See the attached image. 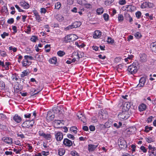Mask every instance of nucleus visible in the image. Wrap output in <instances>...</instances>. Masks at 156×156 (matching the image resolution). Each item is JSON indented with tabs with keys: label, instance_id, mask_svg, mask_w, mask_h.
I'll return each mask as SVG.
<instances>
[{
	"label": "nucleus",
	"instance_id": "29",
	"mask_svg": "<svg viewBox=\"0 0 156 156\" xmlns=\"http://www.w3.org/2000/svg\"><path fill=\"white\" fill-rule=\"evenodd\" d=\"M43 137L45 139L49 140H50L51 139V136L50 134H46L44 133Z\"/></svg>",
	"mask_w": 156,
	"mask_h": 156
},
{
	"label": "nucleus",
	"instance_id": "36",
	"mask_svg": "<svg viewBox=\"0 0 156 156\" xmlns=\"http://www.w3.org/2000/svg\"><path fill=\"white\" fill-rule=\"evenodd\" d=\"M44 48L46 49L45 51L46 52H49L50 51V45L46 44L45 45Z\"/></svg>",
	"mask_w": 156,
	"mask_h": 156
},
{
	"label": "nucleus",
	"instance_id": "17",
	"mask_svg": "<svg viewBox=\"0 0 156 156\" xmlns=\"http://www.w3.org/2000/svg\"><path fill=\"white\" fill-rule=\"evenodd\" d=\"M98 144L96 145L92 144H89L88 145V150L89 151H94V150L97 147Z\"/></svg>",
	"mask_w": 156,
	"mask_h": 156
},
{
	"label": "nucleus",
	"instance_id": "34",
	"mask_svg": "<svg viewBox=\"0 0 156 156\" xmlns=\"http://www.w3.org/2000/svg\"><path fill=\"white\" fill-rule=\"evenodd\" d=\"M77 128L75 126L71 127L70 129V130L72 132H73L75 133H77Z\"/></svg>",
	"mask_w": 156,
	"mask_h": 156
},
{
	"label": "nucleus",
	"instance_id": "53",
	"mask_svg": "<svg viewBox=\"0 0 156 156\" xmlns=\"http://www.w3.org/2000/svg\"><path fill=\"white\" fill-rule=\"evenodd\" d=\"M103 16L105 20L106 21L108 20L109 19V16L108 14L106 13H104L103 15Z\"/></svg>",
	"mask_w": 156,
	"mask_h": 156
},
{
	"label": "nucleus",
	"instance_id": "43",
	"mask_svg": "<svg viewBox=\"0 0 156 156\" xmlns=\"http://www.w3.org/2000/svg\"><path fill=\"white\" fill-rule=\"evenodd\" d=\"M114 40L111 37H108L107 39V41L108 43L110 44H112L114 42Z\"/></svg>",
	"mask_w": 156,
	"mask_h": 156
},
{
	"label": "nucleus",
	"instance_id": "13",
	"mask_svg": "<svg viewBox=\"0 0 156 156\" xmlns=\"http://www.w3.org/2000/svg\"><path fill=\"white\" fill-rule=\"evenodd\" d=\"M20 5L22 7L23 9H28L30 7V5L29 4L26 2L24 0L21 1L20 3Z\"/></svg>",
	"mask_w": 156,
	"mask_h": 156
},
{
	"label": "nucleus",
	"instance_id": "33",
	"mask_svg": "<svg viewBox=\"0 0 156 156\" xmlns=\"http://www.w3.org/2000/svg\"><path fill=\"white\" fill-rule=\"evenodd\" d=\"M104 11L103 9L102 8H98L97 10V12L98 14L100 15L102 14Z\"/></svg>",
	"mask_w": 156,
	"mask_h": 156
},
{
	"label": "nucleus",
	"instance_id": "62",
	"mask_svg": "<svg viewBox=\"0 0 156 156\" xmlns=\"http://www.w3.org/2000/svg\"><path fill=\"white\" fill-rule=\"evenodd\" d=\"M17 135L18 136L20 137L21 138H24V135L21 132L18 133Z\"/></svg>",
	"mask_w": 156,
	"mask_h": 156
},
{
	"label": "nucleus",
	"instance_id": "10",
	"mask_svg": "<svg viewBox=\"0 0 156 156\" xmlns=\"http://www.w3.org/2000/svg\"><path fill=\"white\" fill-rule=\"evenodd\" d=\"M63 143L64 145L68 147H70L73 145L72 142L66 138L64 139Z\"/></svg>",
	"mask_w": 156,
	"mask_h": 156
},
{
	"label": "nucleus",
	"instance_id": "55",
	"mask_svg": "<svg viewBox=\"0 0 156 156\" xmlns=\"http://www.w3.org/2000/svg\"><path fill=\"white\" fill-rule=\"evenodd\" d=\"M83 5L87 9L91 8L92 7V5L90 3H87V2H86V4H84Z\"/></svg>",
	"mask_w": 156,
	"mask_h": 156
},
{
	"label": "nucleus",
	"instance_id": "11",
	"mask_svg": "<svg viewBox=\"0 0 156 156\" xmlns=\"http://www.w3.org/2000/svg\"><path fill=\"white\" fill-rule=\"evenodd\" d=\"M118 144L119 147L121 148H124L127 147L126 142L123 139L119 140Z\"/></svg>",
	"mask_w": 156,
	"mask_h": 156
},
{
	"label": "nucleus",
	"instance_id": "48",
	"mask_svg": "<svg viewBox=\"0 0 156 156\" xmlns=\"http://www.w3.org/2000/svg\"><path fill=\"white\" fill-rule=\"evenodd\" d=\"M27 29L25 32L28 34H30L31 31V27L30 25H28L27 27Z\"/></svg>",
	"mask_w": 156,
	"mask_h": 156
},
{
	"label": "nucleus",
	"instance_id": "40",
	"mask_svg": "<svg viewBox=\"0 0 156 156\" xmlns=\"http://www.w3.org/2000/svg\"><path fill=\"white\" fill-rule=\"evenodd\" d=\"M65 54V52L62 51H59L57 52L58 55L60 57H62Z\"/></svg>",
	"mask_w": 156,
	"mask_h": 156
},
{
	"label": "nucleus",
	"instance_id": "39",
	"mask_svg": "<svg viewBox=\"0 0 156 156\" xmlns=\"http://www.w3.org/2000/svg\"><path fill=\"white\" fill-rule=\"evenodd\" d=\"M114 0H106L105 2V4L106 5H108L112 3Z\"/></svg>",
	"mask_w": 156,
	"mask_h": 156
},
{
	"label": "nucleus",
	"instance_id": "23",
	"mask_svg": "<svg viewBox=\"0 0 156 156\" xmlns=\"http://www.w3.org/2000/svg\"><path fill=\"white\" fill-rule=\"evenodd\" d=\"M55 18L58 21L61 22L64 20V17L61 14H57L55 16Z\"/></svg>",
	"mask_w": 156,
	"mask_h": 156
},
{
	"label": "nucleus",
	"instance_id": "49",
	"mask_svg": "<svg viewBox=\"0 0 156 156\" xmlns=\"http://www.w3.org/2000/svg\"><path fill=\"white\" fill-rule=\"evenodd\" d=\"M70 154L71 156H79L78 154L75 151H71Z\"/></svg>",
	"mask_w": 156,
	"mask_h": 156
},
{
	"label": "nucleus",
	"instance_id": "37",
	"mask_svg": "<svg viewBox=\"0 0 156 156\" xmlns=\"http://www.w3.org/2000/svg\"><path fill=\"white\" fill-rule=\"evenodd\" d=\"M29 73L27 70H24L22 72L21 75V77H23L25 76H26L28 75Z\"/></svg>",
	"mask_w": 156,
	"mask_h": 156
},
{
	"label": "nucleus",
	"instance_id": "12",
	"mask_svg": "<svg viewBox=\"0 0 156 156\" xmlns=\"http://www.w3.org/2000/svg\"><path fill=\"white\" fill-rule=\"evenodd\" d=\"M146 82V78L144 77L141 78L139 80V83L137 85V87H143L144 86Z\"/></svg>",
	"mask_w": 156,
	"mask_h": 156
},
{
	"label": "nucleus",
	"instance_id": "46",
	"mask_svg": "<svg viewBox=\"0 0 156 156\" xmlns=\"http://www.w3.org/2000/svg\"><path fill=\"white\" fill-rule=\"evenodd\" d=\"M124 19L123 16L122 14H119V15L118 17V20L119 22H121Z\"/></svg>",
	"mask_w": 156,
	"mask_h": 156
},
{
	"label": "nucleus",
	"instance_id": "7",
	"mask_svg": "<svg viewBox=\"0 0 156 156\" xmlns=\"http://www.w3.org/2000/svg\"><path fill=\"white\" fill-rule=\"evenodd\" d=\"M34 123L33 121H27L24 122L22 124V127L27 128H31Z\"/></svg>",
	"mask_w": 156,
	"mask_h": 156
},
{
	"label": "nucleus",
	"instance_id": "30",
	"mask_svg": "<svg viewBox=\"0 0 156 156\" xmlns=\"http://www.w3.org/2000/svg\"><path fill=\"white\" fill-rule=\"evenodd\" d=\"M27 148L30 152H32L33 151L32 147L30 144H28L26 145Z\"/></svg>",
	"mask_w": 156,
	"mask_h": 156
},
{
	"label": "nucleus",
	"instance_id": "63",
	"mask_svg": "<svg viewBox=\"0 0 156 156\" xmlns=\"http://www.w3.org/2000/svg\"><path fill=\"white\" fill-rule=\"evenodd\" d=\"M41 155L44 156H47L49 154V153L48 151L45 152V151H43L41 152Z\"/></svg>",
	"mask_w": 156,
	"mask_h": 156
},
{
	"label": "nucleus",
	"instance_id": "16",
	"mask_svg": "<svg viewBox=\"0 0 156 156\" xmlns=\"http://www.w3.org/2000/svg\"><path fill=\"white\" fill-rule=\"evenodd\" d=\"M22 63L23 66L24 67L28 66L31 63V62H29L28 60H27L25 59L24 58L23 60Z\"/></svg>",
	"mask_w": 156,
	"mask_h": 156
},
{
	"label": "nucleus",
	"instance_id": "32",
	"mask_svg": "<svg viewBox=\"0 0 156 156\" xmlns=\"http://www.w3.org/2000/svg\"><path fill=\"white\" fill-rule=\"evenodd\" d=\"M30 40L32 42H35L38 40L37 37L36 36H32L31 37Z\"/></svg>",
	"mask_w": 156,
	"mask_h": 156
},
{
	"label": "nucleus",
	"instance_id": "56",
	"mask_svg": "<svg viewBox=\"0 0 156 156\" xmlns=\"http://www.w3.org/2000/svg\"><path fill=\"white\" fill-rule=\"evenodd\" d=\"M9 34L5 32H3V34L1 35L2 38L4 39L5 38L6 36H8Z\"/></svg>",
	"mask_w": 156,
	"mask_h": 156
},
{
	"label": "nucleus",
	"instance_id": "58",
	"mask_svg": "<svg viewBox=\"0 0 156 156\" xmlns=\"http://www.w3.org/2000/svg\"><path fill=\"white\" fill-rule=\"evenodd\" d=\"M134 36L137 38H139L140 37L141 35L139 32H137L135 33Z\"/></svg>",
	"mask_w": 156,
	"mask_h": 156
},
{
	"label": "nucleus",
	"instance_id": "2",
	"mask_svg": "<svg viewBox=\"0 0 156 156\" xmlns=\"http://www.w3.org/2000/svg\"><path fill=\"white\" fill-rule=\"evenodd\" d=\"M81 24V22L76 21L74 22L71 25H70L66 27L65 30H68L74 28H76L80 27Z\"/></svg>",
	"mask_w": 156,
	"mask_h": 156
},
{
	"label": "nucleus",
	"instance_id": "50",
	"mask_svg": "<svg viewBox=\"0 0 156 156\" xmlns=\"http://www.w3.org/2000/svg\"><path fill=\"white\" fill-rule=\"evenodd\" d=\"M0 119L4 120L6 119V117L3 114H0Z\"/></svg>",
	"mask_w": 156,
	"mask_h": 156
},
{
	"label": "nucleus",
	"instance_id": "52",
	"mask_svg": "<svg viewBox=\"0 0 156 156\" xmlns=\"http://www.w3.org/2000/svg\"><path fill=\"white\" fill-rule=\"evenodd\" d=\"M141 15V12L140 11L137 12L136 13V17L138 19H139Z\"/></svg>",
	"mask_w": 156,
	"mask_h": 156
},
{
	"label": "nucleus",
	"instance_id": "28",
	"mask_svg": "<svg viewBox=\"0 0 156 156\" xmlns=\"http://www.w3.org/2000/svg\"><path fill=\"white\" fill-rule=\"evenodd\" d=\"M50 63L53 64H55L57 62V58L55 57H53L49 60Z\"/></svg>",
	"mask_w": 156,
	"mask_h": 156
},
{
	"label": "nucleus",
	"instance_id": "19",
	"mask_svg": "<svg viewBox=\"0 0 156 156\" xmlns=\"http://www.w3.org/2000/svg\"><path fill=\"white\" fill-rule=\"evenodd\" d=\"M135 128L131 127L127 130V133L128 134H133L134 133Z\"/></svg>",
	"mask_w": 156,
	"mask_h": 156
},
{
	"label": "nucleus",
	"instance_id": "3",
	"mask_svg": "<svg viewBox=\"0 0 156 156\" xmlns=\"http://www.w3.org/2000/svg\"><path fill=\"white\" fill-rule=\"evenodd\" d=\"M136 9V7L132 5H128L124 6L122 7V9L126 12H132Z\"/></svg>",
	"mask_w": 156,
	"mask_h": 156
},
{
	"label": "nucleus",
	"instance_id": "4",
	"mask_svg": "<svg viewBox=\"0 0 156 156\" xmlns=\"http://www.w3.org/2000/svg\"><path fill=\"white\" fill-rule=\"evenodd\" d=\"M129 116L128 111H126L120 113L118 115L119 118L121 119H126Z\"/></svg>",
	"mask_w": 156,
	"mask_h": 156
},
{
	"label": "nucleus",
	"instance_id": "18",
	"mask_svg": "<svg viewBox=\"0 0 156 156\" xmlns=\"http://www.w3.org/2000/svg\"><path fill=\"white\" fill-rule=\"evenodd\" d=\"M2 140L4 141L5 143L7 144H12V139L10 137H4L3 138Z\"/></svg>",
	"mask_w": 156,
	"mask_h": 156
},
{
	"label": "nucleus",
	"instance_id": "1",
	"mask_svg": "<svg viewBox=\"0 0 156 156\" xmlns=\"http://www.w3.org/2000/svg\"><path fill=\"white\" fill-rule=\"evenodd\" d=\"M78 38L77 35L72 34L66 36L64 38V41L66 43L69 42L76 40Z\"/></svg>",
	"mask_w": 156,
	"mask_h": 156
},
{
	"label": "nucleus",
	"instance_id": "26",
	"mask_svg": "<svg viewBox=\"0 0 156 156\" xmlns=\"http://www.w3.org/2000/svg\"><path fill=\"white\" fill-rule=\"evenodd\" d=\"M65 152V150L63 148H60L58 150V153L59 155L60 156L63 155Z\"/></svg>",
	"mask_w": 156,
	"mask_h": 156
},
{
	"label": "nucleus",
	"instance_id": "24",
	"mask_svg": "<svg viewBox=\"0 0 156 156\" xmlns=\"http://www.w3.org/2000/svg\"><path fill=\"white\" fill-rule=\"evenodd\" d=\"M140 60L142 62H145L147 61V56L143 54L140 55Z\"/></svg>",
	"mask_w": 156,
	"mask_h": 156
},
{
	"label": "nucleus",
	"instance_id": "15",
	"mask_svg": "<svg viewBox=\"0 0 156 156\" xmlns=\"http://www.w3.org/2000/svg\"><path fill=\"white\" fill-rule=\"evenodd\" d=\"M99 117L100 119L104 120L107 117V115L104 111L99 113Z\"/></svg>",
	"mask_w": 156,
	"mask_h": 156
},
{
	"label": "nucleus",
	"instance_id": "44",
	"mask_svg": "<svg viewBox=\"0 0 156 156\" xmlns=\"http://www.w3.org/2000/svg\"><path fill=\"white\" fill-rule=\"evenodd\" d=\"M19 77L16 74H15L12 75L11 78L12 80H16L17 81L18 80Z\"/></svg>",
	"mask_w": 156,
	"mask_h": 156
},
{
	"label": "nucleus",
	"instance_id": "8",
	"mask_svg": "<svg viewBox=\"0 0 156 156\" xmlns=\"http://www.w3.org/2000/svg\"><path fill=\"white\" fill-rule=\"evenodd\" d=\"M55 139L58 142L61 141L63 138V134L60 132L58 131L55 133Z\"/></svg>",
	"mask_w": 156,
	"mask_h": 156
},
{
	"label": "nucleus",
	"instance_id": "27",
	"mask_svg": "<svg viewBox=\"0 0 156 156\" xmlns=\"http://www.w3.org/2000/svg\"><path fill=\"white\" fill-rule=\"evenodd\" d=\"M46 119L49 121L52 120L55 117L54 115H51L50 113H48L46 116Z\"/></svg>",
	"mask_w": 156,
	"mask_h": 156
},
{
	"label": "nucleus",
	"instance_id": "45",
	"mask_svg": "<svg viewBox=\"0 0 156 156\" xmlns=\"http://www.w3.org/2000/svg\"><path fill=\"white\" fill-rule=\"evenodd\" d=\"M145 131L147 133L150 130L152 129V127H149L148 126H146L145 127Z\"/></svg>",
	"mask_w": 156,
	"mask_h": 156
},
{
	"label": "nucleus",
	"instance_id": "47",
	"mask_svg": "<svg viewBox=\"0 0 156 156\" xmlns=\"http://www.w3.org/2000/svg\"><path fill=\"white\" fill-rule=\"evenodd\" d=\"M24 58L27 60H28L29 59L32 60L34 59L33 57L32 56L27 55L24 56Z\"/></svg>",
	"mask_w": 156,
	"mask_h": 156
},
{
	"label": "nucleus",
	"instance_id": "54",
	"mask_svg": "<svg viewBox=\"0 0 156 156\" xmlns=\"http://www.w3.org/2000/svg\"><path fill=\"white\" fill-rule=\"evenodd\" d=\"M42 57V55H38V54H37L36 55L35 57L37 61H41V58Z\"/></svg>",
	"mask_w": 156,
	"mask_h": 156
},
{
	"label": "nucleus",
	"instance_id": "6",
	"mask_svg": "<svg viewBox=\"0 0 156 156\" xmlns=\"http://www.w3.org/2000/svg\"><path fill=\"white\" fill-rule=\"evenodd\" d=\"M149 149L148 152L149 156H156V149L151 145H149L148 146Z\"/></svg>",
	"mask_w": 156,
	"mask_h": 156
},
{
	"label": "nucleus",
	"instance_id": "60",
	"mask_svg": "<svg viewBox=\"0 0 156 156\" xmlns=\"http://www.w3.org/2000/svg\"><path fill=\"white\" fill-rule=\"evenodd\" d=\"M15 7L18 10V11L20 12H24V10L20 9L19 6L17 5H15Z\"/></svg>",
	"mask_w": 156,
	"mask_h": 156
},
{
	"label": "nucleus",
	"instance_id": "22",
	"mask_svg": "<svg viewBox=\"0 0 156 156\" xmlns=\"http://www.w3.org/2000/svg\"><path fill=\"white\" fill-rule=\"evenodd\" d=\"M146 109V106L144 104H140L139 106V109L140 111H143L145 110Z\"/></svg>",
	"mask_w": 156,
	"mask_h": 156
},
{
	"label": "nucleus",
	"instance_id": "35",
	"mask_svg": "<svg viewBox=\"0 0 156 156\" xmlns=\"http://www.w3.org/2000/svg\"><path fill=\"white\" fill-rule=\"evenodd\" d=\"M5 66L3 67L5 69V70H8L9 69V66L11 64V63L9 62H5Z\"/></svg>",
	"mask_w": 156,
	"mask_h": 156
},
{
	"label": "nucleus",
	"instance_id": "21",
	"mask_svg": "<svg viewBox=\"0 0 156 156\" xmlns=\"http://www.w3.org/2000/svg\"><path fill=\"white\" fill-rule=\"evenodd\" d=\"M13 119L17 123H19L21 120V118L20 116H19L18 115H16L13 117Z\"/></svg>",
	"mask_w": 156,
	"mask_h": 156
},
{
	"label": "nucleus",
	"instance_id": "57",
	"mask_svg": "<svg viewBox=\"0 0 156 156\" xmlns=\"http://www.w3.org/2000/svg\"><path fill=\"white\" fill-rule=\"evenodd\" d=\"M140 149L144 153H146L147 152V149L144 146H141Z\"/></svg>",
	"mask_w": 156,
	"mask_h": 156
},
{
	"label": "nucleus",
	"instance_id": "64",
	"mask_svg": "<svg viewBox=\"0 0 156 156\" xmlns=\"http://www.w3.org/2000/svg\"><path fill=\"white\" fill-rule=\"evenodd\" d=\"M14 22V20L12 18L9 19L7 21V23L9 24H12Z\"/></svg>",
	"mask_w": 156,
	"mask_h": 156
},
{
	"label": "nucleus",
	"instance_id": "14",
	"mask_svg": "<svg viewBox=\"0 0 156 156\" xmlns=\"http://www.w3.org/2000/svg\"><path fill=\"white\" fill-rule=\"evenodd\" d=\"M101 32L99 30H95L93 34V37L94 38L97 39L100 38L101 35Z\"/></svg>",
	"mask_w": 156,
	"mask_h": 156
},
{
	"label": "nucleus",
	"instance_id": "61",
	"mask_svg": "<svg viewBox=\"0 0 156 156\" xmlns=\"http://www.w3.org/2000/svg\"><path fill=\"white\" fill-rule=\"evenodd\" d=\"M67 136L68 138L73 140H74L75 138L74 136L70 134H67Z\"/></svg>",
	"mask_w": 156,
	"mask_h": 156
},
{
	"label": "nucleus",
	"instance_id": "42",
	"mask_svg": "<svg viewBox=\"0 0 156 156\" xmlns=\"http://www.w3.org/2000/svg\"><path fill=\"white\" fill-rule=\"evenodd\" d=\"M0 54L2 56L5 57L7 55L6 52L4 51H0Z\"/></svg>",
	"mask_w": 156,
	"mask_h": 156
},
{
	"label": "nucleus",
	"instance_id": "25",
	"mask_svg": "<svg viewBox=\"0 0 156 156\" xmlns=\"http://www.w3.org/2000/svg\"><path fill=\"white\" fill-rule=\"evenodd\" d=\"M150 47L153 51L156 52V41L151 43L150 45Z\"/></svg>",
	"mask_w": 156,
	"mask_h": 156
},
{
	"label": "nucleus",
	"instance_id": "9",
	"mask_svg": "<svg viewBox=\"0 0 156 156\" xmlns=\"http://www.w3.org/2000/svg\"><path fill=\"white\" fill-rule=\"evenodd\" d=\"M154 5L153 3L149 2H144L141 5V8L142 9H144L147 7L149 8L153 7Z\"/></svg>",
	"mask_w": 156,
	"mask_h": 156
},
{
	"label": "nucleus",
	"instance_id": "20",
	"mask_svg": "<svg viewBox=\"0 0 156 156\" xmlns=\"http://www.w3.org/2000/svg\"><path fill=\"white\" fill-rule=\"evenodd\" d=\"M79 114L77 115V117L81 121H82L83 123H85L86 122L85 116H83L82 113H80Z\"/></svg>",
	"mask_w": 156,
	"mask_h": 156
},
{
	"label": "nucleus",
	"instance_id": "59",
	"mask_svg": "<svg viewBox=\"0 0 156 156\" xmlns=\"http://www.w3.org/2000/svg\"><path fill=\"white\" fill-rule=\"evenodd\" d=\"M47 8H46V9L42 8L41 9V13H44L45 14L47 12L46 9Z\"/></svg>",
	"mask_w": 156,
	"mask_h": 156
},
{
	"label": "nucleus",
	"instance_id": "5",
	"mask_svg": "<svg viewBox=\"0 0 156 156\" xmlns=\"http://www.w3.org/2000/svg\"><path fill=\"white\" fill-rule=\"evenodd\" d=\"M135 65L133 64L128 67L127 70L131 74H135L137 72V67Z\"/></svg>",
	"mask_w": 156,
	"mask_h": 156
},
{
	"label": "nucleus",
	"instance_id": "51",
	"mask_svg": "<svg viewBox=\"0 0 156 156\" xmlns=\"http://www.w3.org/2000/svg\"><path fill=\"white\" fill-rule=\"evenodd\" d=\"M126 3V1L125 0H119V3L121 5H123L125 4Z\"/></svg>",
	"mask_w": 156,
	"mask_h": 156
},
{
	"label": "nucleus",
	"instance_id": "31",
	"mask_svg": "<svg viewBox=\"0 0 156 156\" xmlns=\"http://www.w3.org/2000/svg\"><path fill=\"white\" fill-rule=\"evenodd\" d=\"M77 2L79 4L83 5L84 4H86L87 2L86 0H77Z\"/></svg>",
	"mask_w": 156,
	"mask_h": 156
},
{
	"label": "nucleus",
	"instance_id": "41",
	"mask_svg": "<svg viewBox=\"0 0 156 156\" xmlns=\"http://www.w3.org/2000/svg\"><path fill=\"white\" fill-rule=\"evenodd\" d=\"M61 6V3L59 2H56L55 4V8L56 9H59L60 8Z\"/></svg>",
	"mask_w": 156,
	"mask_h": 156
},
{
	"label": "nucleus",
	"instance_id": "38",
	"mask_svg": "<svg viewBox=\"0 0 156 156\" xmlns=\"http://www.w3.org/2000/svg\"><path fill=\"white\" fill-rule=\"evenodd\" d=\"M5 83L2 81H0V90H2L5 87Z\"/></svg>",
	"mask_w": 156,
	"mask_h": 156
}]
</instances>
